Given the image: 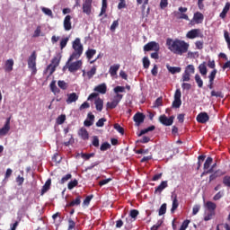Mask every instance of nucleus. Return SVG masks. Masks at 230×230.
I'll list each match as a JSON object with an SVG mask.
<instances>
[{"mask_svg":"<svg viewBox=\"0 0 230 230\" xmlns=\"http://www.w3.org/2000/svg\"><path fill=\"white\" fill-rule=\"evenodd\" d=\"M182 93H181V89H177L174 93V100H181Z\"/></svg>","mask_w":230,"mask_h":230,"instance_id":"nucleus-64","label":"nucleus"},{"mask_svg":"<svg viewBox=\"0 0 230 230\" xmlns=\"http://www.w3.org/2000/svg\"><path fill=\"white\" fill-rule=\"evenodd\" d=\"M10 119L7 118L4 127L0 128V136H6L10 132Z\"/></svg>","mask_w":230,"mask_h":230,"instance_id":"nucleus-14","label":"nucleus"},{"mask_svg":"<svg viewBox=\"0 0 230 230\" xmlns=\"http://www.w3.org/2000/svg\"><path fill=\"white\" fill-rule=\"evenodd\" d=\"M223 184L227 186V188H230V176H225L223 178Z\"/></svg>","mask_w":230,"mask_h":230,"instance_id":"nucleus-59","label":"nucleus"},{"mask_svg":"<svg viewBox=\"0 0 230 230\" xmlns=\"http://www.w3.org/2000/svg\"><path fill=\"white\" fill-rule=\"evenodd\" d=\"M93 195L87 196L83 202L84 206H89V204H91V200H93Z\"/></svg>","mask_w":230,"mask_h":230,"instance_id":"nucleus-58","label":"nucleus"},{"mask_svg":"<svg viewBox=\"0 0 230 230\" xmlns=\"http://www.w3.org/2000/svg\"><path fill=\"white\" fill-rule=\"evenodd\" d=\"M179 208V199H177V195L172 196V205L171 208V213H175Z\"/></svg>","mask_w":230,"mask_h":230,"instance_id":"nucleus-28","label":"nucleus"},{"mask_svg":"<svg viewBox=\"0 0 230 230\" xmlns=\"http://www.w3.org/2000/svg\"><path fill=\"white\" fill-rule=\"evenodd\" d=\"M161 49V46L156 41H150L144 46V51H159Z\"/></svg>","mask_w":230,"mask_h":230,"instance_id":"nucleus-7","label":"nucleus"},{"mask_svg":"<svg viewBox=\"0 0 230 230\" xmlns=\"http://www.w3.org/2000/svg\"><path fill=\"white\" fill-rule=\"evenodd\" d=\"M215 217V212H208L205 217L204 220L205 222H208V220H211Z\"/></svg>","mask_w":230,"mask_h":230,"instance_id":"nucleus-55","label":"nucleus"},{"mask_svg":"<svg viewBox=\"0 0 230 230\" xmlns=\"http://www.w3.org/2000/svg\"><path fill=\"white\" fill-rule=\"evenodd\" d=\"M224 37H225L226 42L227 43L228 49H230V37H229V32L227 31H224Z\"/></svg>","mask_w":230,"mask_h":230,"instance_id":"nucleus-51","label":"nucleus"},{"mask_svg":"<svg viewBox=\"0 0 230 230\" xmlns=\"http://www.w3.org/2000/svg\"><path fill=\"white\" fill-rule=\"evenodd\" d=\"M200 33V29H192L189 31L186 34L187 39H197Z\"/></svg>","mask_w":230,"mask_h":230,"instance_id":"nucleus-16","label":"nucleus"},{"mask_svg":"<svg viewBox=\"0 0 230 230\" xmlns=\"http://www.w3.org/2000/svg\"><path fill=\"white\" fill-rule=\"evenodd\" d=\"M107 0H102L101 13H99V17H102V15H105L107 17Z\"/></svg>","mask_w":230,"mask_h":230,"instance_id":"nucleus-32","label":"nucleus"},{"mask_svg":"<svg viewBox=\"0 0 230 230\" xmlns=\"http://www.w3.org/2000/svg\"><path fill=\"white\" fill-rule=\"evenodd\" d=\"M64 30L66 31H70L72 25H71V15H66L64 19L63 22Z\"/></svg>","mask_w":230,"mask_h":230,"instance_id":"nucleus-15","label":"nucleus"},{"mask_svg":"<svg viewBox=\"0 0 230 230\" xmlns=\"http://www.w3.org/2000/svg\"><path fill=\"white\" fill-rule=\"evenodd\" d=\"M165 44L171 53H173V55H180V57L184 55L188 49H190V43L179 39L173 40L172 38H167Z\"/></svg>","mask_w":230,"mask_h":230,"instance_id":"nucleus-1","label":"nucleus"},{"mask_svg":"<svg viewBox=\"0 0 230 230\" xmlns=\"http://www.w3.org/2000/svg\"><path fill=\"white\" fill-rule=\"evenodd\" d=\"M166 69L171 73V75H177V73H181L182 71V68L180 66H172L170 65H166Z\"/></svg>","mask_w":230,"mask_h":230,"instance_id":"nucleus-21","label":"nucleus"},{"mask_svg":"<svg viewBox=\"0 0 230 230\" xmlns=\"http://www.w3.org/2000/svg\"><path fill=\"white\" fill-rule=\"evenodd\" d=\"M95 93H100V94H105L107 93V84L102 83L94 88Z\"/></svg>","mask_w":230,"mask_h":230,"instance_id":"nucleus-18","label":"nucleus"},{"mask_svg":"<svg viewBox=\"0 0 230 230\" xmlns=\"http://www.w3.org/2000/svg\"><path fill=\"white\" fill-rule=\"evenodd\" d=\"M202 21H204V14L200 12H197L194 13L193 18L190 20L189 25L195 26V24H202Z\"/></svg>","mask_w":230,"mask_h":230,"instance_id":"nucleus-6","label":"nucleus"},{"mask_svg":"<svg viewBox=\"0 0 230 230\" xmlns=\"http://www.w3.org/2000/svg\"><path fill=\"white\" fill-rule=\"evenodd\" d=\"M210 95L216 98H224V93H222V92H216L215 90L211 92Z\"/></svg>","mask_w":230,"mask_h":230,"instance_id":"nucleus-50","label":"nucleus"},{"mask_svg":"<svg viewBox=\"0 0 230 230\" xmlns=\"http://www.w3.org/2000/svg\"><path fill=\"white\" fill-rule=\"evenodd\" d=\"M111 144L109 142H104L101 145L100 150L101 152H106V150H110Z\"/></svg>","mask_w":230,"mask_h":230,"instance_id":"nucleus-41","label":"nucleus"},{"mask_svg":"<svg viewBox=\"0 0 230 230\" xmlns=\"http://www.w3.org/2000/svg\"><path fill=\"white\" fill-rule=\"evenodd\" d=\"M80 137L84 139V141H86V139H89V132L85 128H82L78 132Z\"/></svg>","mask_w":230,"mask_h":230,"instance_id":"nucleus-27","label":"nucleus"},{"mask_svg":"<svg viewBox=\"0 0 230 230\" xmlns=\"http://www.w3.org/2000/svg\"><path fill=\"white\" fill-rule=\"evenodd\" d=\"M82 204V196H77L71 202L66 204V208H75V206H80Z\"/></svg>","mask_w":230,"mask_h":230,"instance_id":"nucleus-17","label":"nucleus"},{"mask_svg":"<svg viewBox=\"0 0 230 230\" xmlns=\"http://www.w3.org/2000/svg\"><path fill=\"white\" fill-rule=\"evenodd\" d=\"M137 143H143V144L150 143V137L144 136L142 137L141 139L137 140Z\"/></svg>","mask_w":230,"mask_h":230,"instance_id":"nucleus-53","label":"nucleus"},{"mask_svg":"<svg viewBox=\"0 0 230 230\" xmlns=\"http://www.w3.org/2000/svg\"><path fill=\"white\" fill-rule=\"evenodd\" d=\"M217 69H214L211 71V73L208 75V80L209 82H215V78L217 77Z\"/></svg>","mask_w":230,"mask_h":230,"instance_id":"nucleus-49","label":"nucleus"},{"mask_svg":"<svg viewBox=\"0 0 230 230\" xmlns=\"http://www.w3.org/2000/svg\"><path fill=\"white\" fill-rule=\"evenodd\" d=\"M69 42V37L66 38H63L60 40L59 46H60V49H64V48H66V46H67V43Z\"/></svg>","mask_w":230,"mask_h":230,"instance_id":"nucleus-37","label":"nucleus"},{"mask_svg":"<svg viewBox=\"0 0 230 230\" xmlns=\"http://www.w3.org/2000/svg\"><path fill=\"white\" fill-rule=\"evenodd\" d=\"M82 60H77L72 63L69 62L68 64L66 62V66L70 73H76V71L82 68Z\"/></svg>","mask_w":230,"mask_h":230,"instance_id":"nucleus-5","label":"nucleus"},{"mask_svg":"<svg viewBox=\"0 0 230 230\" xmlns=\"http://www.w3.org/2000/svg\"><path fill=\"white\" fill-rule=\"evenodd\" d=\"M92 145L93 146H95V148H98V146H100V138H98V136L93 137Z\"/></svg>","mask_w":230,"mask_h":230,"instance_id":"nucleus-45","label":"nucleus"},{"mask_svg":"<svg viewBox=\"0 0 230 230\" xmlns=\"http://www.w3.org/2000/svg\"><path fill=\"white\" fill-rule=\"evenodd\" d=\"M205 207L207 208L208 211L211 213H215V210L217 209V204L213 201H207Z\"/></svg>","mask_w":230,"mask_h":230,"instance_id":"nucleus-23","label":"nucleus"},{"mask_svg":"<svg viewBox=\"0 0 230 230\" xmlns=\"http://www.w3.org/2000/svg\"><path fill=\"white\" fill-rule=\"evenodd\" d=\"M76 186H78V180H76V179L69 181L67 184L68 190H73L74 188H76Z\"/></svg>","mask_w":230,"mask_h":230,"instance_id":"nucleus-40","label":"nucleus"},{"mask_svg":"<svg viewBox=\"0 0 230 230\" xmlns=\"http://www.w3.org/2000/svg\"><path fill=\"white\" fill-rule=\"evenodd\" d=\"M190 78H191V74H189L188 72L184 71L181 78L182 82H190Z\"/></svg>","mask_w":230,"mask_h":230,"instance_id":"nucleus-48","label":"nucleus"},{"mask_svg":"<svg viewBox=\"0 0 230 230\" xmlns=\"http://www.w3.org/2000/svg\"><path fill=\"white\" fill-rule=\"evenodd\" d=\"M145 114H143L142 112H137L133 116V121H135L136 127H139L142 123H145Z\"/></svg>","mask_w":230,"mask_h":230,"instance_id":"nucleus-11","label":"nucleus"},{"mask_svg":"<svg viewBox=\"0 0 230 230\" xmlns=\"http://www.w3.org/2000/svg\"><path fill=\"white\" fill-rule=\"evenodd\" d=\"M185 73H189V75H194L195 66L193 65H188L185 68Z\"/></svg>","mask_w":230,"mask_h":230,"instance_id":"nucleus-42","label":"nucleus"},{"mask_svg":"<svg viewBox=\"0 0 230 230\" xmlns=\"http://www.w3.org/2000/svg\"><path fill=\"white\" fill-rule=\"evenodd\" d=\"M96 55V49H88L86 51V58H88V60H91V58H93V57H94Z\"/></svg>","mask_w":230,"mask_h":230,"instance_id":"nucleus-36","label":"nucleus"},{"mask_svg":"<svg viewBox=\"0 0 230 230\" xmlns=\"http://www.w3.org/2000/svg\"><path fill=\"white\" fill-rule=\"evenodd\" d=\"M198 69L202 76H206V75H208V66H206V62L199 64Z\"/></svg>","mask_w":230,"mask_h":230,"instance_id":"nucleus-29","label":"nucleus"},{"mask_svg":"<svg viewBox=\"0 0 230 230\" xmlns=\"http://www.w3.org/2000/svg\"><path fill=\"white\" fill-rule=\"evenodd\" d=\"M166 214V203L162 204L159 208L158 215L159 217H163V215Z\"/></svg>","mask_w":230,"mask_h":230,"instance_id":"nucleus-44","label":"nucleus"},{"mask_svg":"<svg viewBox=\"0 0 230 230\" xmlns=\"http://www.w3.org/2000/svg\"><path fill=\"white\" fill-rule=\"evenodd\" d=\"M189 226H190V220L186 219L182 222L179 230H186V229H188Z\"/></svg>","mask_w":230,"mask_h":230,"instance_id":"nucleus-52","label":"nucleus"},{"mask_svg":"<svg viewBox=\"0 0 230 230\" xmlns=\"http://www.w3.org/2000/svg\"><path fill=\"white\" fill-rule=\"evenodd\" d=\"M107 121V119L102 118L96 122V127H103L105 125V122Z\"/></svg>","mask_w":230,"mask_h":230,"instance_id":"nucleus-60","label":"nucleus"},{"mask_svg":"<svg viewBox=\"0 0 230 230\" xmlns=\"http://www.w3.org/2000/svg\"><path fill=\"white\" fill-rule=\"evenodd\" d=\"M50 188H51V178L48 179L45 184L43 185L41 189V195H44V193H47L48 191H49Z\"/></svg>","mask_w":230,"mask_h":230,"instance_id":"nucleus-25","label":"nucleus"},{"mask_svg":"<svg viewBox=\"0 0 230 230\" xmlns=\"http://www.w3.org/2000/svg\"><path fill=\"white\" fill-rule=\"evenodd\" d=\"M73 177V175H71V173H68L66 175H65L61 181H60V184H65V182H67V181H69V179H71Z\"/></svg>","mask_w":230,"mask_h":230,"instance_id":"nucleus-54","label":"nucleus"},{"mask_svg":"<svg viewBox=\"0 0 230 230\" xmlns=\"http://www.w3.org/2000/svg\"><path fill=\"white\" fill-rule=\"evenodd\" d=\"M121 100H123V94L117 93L116 96L113 97L112 102H107V109H116L118 105H119V102H121Z\"/></svg>","mask_w":230,"mask_h":230,"instance_id":"nucleus-4","label":"nucleus"},{"mask_svg":"<svg viewBox=\"0 0 230 230\" xmlns=\"http://www.w3.org/2000/svg\"><path fill=\"white\" fill-rule=\"evenodd\" d=\"M58 87H60V89H63V91H66V89H67V84L65 83V81H58Z\"/></svg>","mask_w":230,"mask_h":230,"instance_id":"nucleus-57","label":"nucleus"},{"mask_svg":"<svg viewBox=\"0 0 230 230\" xmlns=\"http://www.w3.org/2000/svg\"><path fill=\"white\" fill-rule=\"evenodd\" d=\"M93 12V0H84L83 3V13L91 15Z\"/></svg>","mask_w":230,"mask_h":230,"instance_id":"nucleus-9","label":"nucleus"},{"mask_svg":"<svg viewBox=\"0 0 230 230\" xmlns=\"http://www.w3.org/2000/svg\"><path fill=\"white\" fill-rule=\"evenodd\" d=\"M163 106V97H158L155 102V107Z\"/></svg>","mask_w":230,"mask_h":230,"instance_id":"nucleus-63","label":"nucleus"},{"mask_svg":"<svg viewBox=\"0 0 230 230\" xmlns=\"http://www.w3.org/2000/svg\"><path fill=\"white\" fill-rule=\"evenodd\" d=\"M173 119H175L174 116H171L170 118L166 117V115H161L159 117V121L164 127H172L173 125Z\"/></svg>","mask_w":230,"mask_h":230,"instance_id":"nucleus-8","label":"nucleus"},{"mask_svg":"<svg viewBox=\"0 0 230 230\" xmlns=\"http://www.w3.org/2000/svg\"><path fill=\"white\" fill-rule=\"evenodd\" d=\"M49 87H50V91L54 94H58L60 93V89L57 87V81H52L49 84Z\"/></svg>","mask_w":230,"mask_h":230,"instance_id":"nucleus-31","label":"nucleus"},{"mask_svg":"<svg viewBox=\"0 0 230 230\" xmlns=\"http://www.w3.org/2000/svg\"><path fill=\"white\" fill-rule=\"evenodd\" d=\"M168 188V181H162L157 187L155 189V193H162L163 190Z\"/></svg>","mask_w":230,"mask_h":230,"instance_id":"nucleus-20","label":"nucleus"},{"mask_svg":"<svg viewBox=\"0 0 230 230\" xmlns=\"http://www.w3.org/2000/svg\"><path fill=\"white\" fill-rule=\"evenodd\" d=\"M75 227H76V223H75V221H73V219H69L68 220V230H73V229H75Z\"/></svg>","mask_w":230,"mask_h":230,"instance_id":"nucleus-61","label":"nucleus"},{"mask_svg":"<svg viewBox=\"0 0 230 230\" xmlns=\"http://www.w3.org/2000/svg\"><path fill=\"white\" fill-rule=\"evenodd\" d=\"M213 164V158L211 156H208L203 165L204 170H209V167Z\"/></svg>","mask_w":230,"mask_h":230,"instance_id":"nucleus-34","label":"nucleus"},{"mask_svg":"<svg viewBox=\"0 0 230 230\" xmlns=\"http://www.w3.org/2000/svg\"><path fill=\"white\" fill-rule=\"evenodd\" d=\"M143 66L144 69H148L150 67V59H148V57L143 58Z\"/></svg>","mask_w":230,"mask_h":230,"instance_id":"nucleus-46","label":"nucleus"},{"mask_svg":"<svg viewBox=\"0 0 230 230\" xmlns=\"http://www.w3.org/2000/svg\"><path fill=\"white\" fill-rule=\"evenodd\" d=\"M113 128H115V130H118L119 133L121 134V136L125 134V129L119 123H115Z\"/></svg>","mask_w":230,"mask_h":230,"instance_id":"nucleus-43","label":"nucleus"},{"mask_svg":"<svg viewBox=\"0 0 230 230\" xmlns=\"http://www.w3.org/2000/svg\"><path fill=\"white\" fill-rule=\"evenodd\" d=\"M195 81L198 84V87L202 88L204 85V81H202V78L200 77V75L199 74L195 75Z\"/></svg>","mask_w":230,"mask_h":230,"instance_id":"nucleus-35","label":"nucleus"},{"mask_svg":"<svg viewBox=\"0 0 230 230\" xmlns=\"http://www.w3.org/2000/svg\"><path fill=\"white\" fill-rule=\"evenodd\" d=\"M78 100V95L76 93H72L67 94L66 103H73Z\"/></svg>","mask_w":230,"mask_h":230,"instance_id":"nucleus-26","label":"nucleus"},{"mask_svg":"<svg viewBox=\"0 0 230 230\" xmlns=\"http://www.w3.org/2000/svg\"><path fill=\"white\" fill-rule=\"evenodd\" d=\"M153 130H155V126H150L147 128L142 129L137 136L141 137V136H145V134H148V132H152Z\"/></svg>","mask_w":230,"mask_h":230,"instance_id":"nucleus-33","label":"nucleus"},{"mask_svg":"<svg viewBox=\"0 0 230 230\" xmlns=\"http://www.w3.org/2000/svg\"><path fill=\"white\" fill-rule=\"evenodd\" d=\"M182 105V101L179 99H174L172 104L173 109H179Z\"/></svg>","mask_w":230,"mask_h":230,"instance_id":"nucleus-39","label":"nucleus"},{"mask_svg":"<svg viewBox=\"0 0 230 230\" xmlns=\"http://www.w3.org/2000/svg\"><path fill=\"white\" fill-rule=\"evenodd\" d=\"M28 67L31 70V75H37V52L33 51L29 57Z\"/></svg>","mask_w":230,"mask_h":230,"instance_id":"nucleus-3","label":"nucleus"},{"mask_svg":"<svg viewBox=\"0 0 230 230\" xmlns=\"http://www.w3.org/2000/svg\"><path fill=\"white\" fill-rule=\"evenodd\" d=\"M72 48L74 49V52L69 57L66 65L69 64V62H73V60H78V58L82 57V54L84 53V45H82L80 38H76L73 41Z\"/></svg>","mask_w":230,"mask_h":230,"instance_id":"nucleus-2","label":"nucleus"},{"mask_svg":"<svg viewBox=\"0 0 230 230\" xmlns=\"http://www.w3.org/2000/svg\"><path fill=\"white\" fill-rule=\"evenodd\" d=\"M139 215V210L137 209H131L129 212V217H126V222L127 224H132L137 218V216Z\"/></svg>","mask_w":230,"mask_h":230,"instance_id":"nucleus-12","label":"nucleus"},{"mask_svg":"<svg viewBox=\"0 0 230 230\" xmlns=\"http://www.w3.org/2000/svg\"><path fill=\"white\" fill-rule=\"evenodd\" d=\"M66 121V115H60L58 119H57V123L58 125H63V123Z\"/></svg>","mask_w":230,"mask_h":230,"instance_id":"nucleus-56","label":"nucleus"},{"mask_svg":"<svg viewBox=\"0 0 230 230\" xmlns=\"http://www.w3.org/2000/svg\"><path fill=\"white\" fill-rule=\"evenodd\" d=\"M230 10V3L227 2L225 5V7L223 8V11L220 13L219 17L221 19H226V17H227V13Z\"/></svg>","mask_w":230,"mask_h":230,"instance_id":"nucleus-22","label":"nucleus"},{"mask_svg":"<svg viewBox=\"0 0 230 230\" xmlns=\"http://www.w3.org/2000/svg\"><path fill=\"white\" fill-rule=\"evenodd\" d=\"M119 64H115L110 67L109 73L111 76H116L118 75V71H119Z\"/></svg>","mask_w":230,"mask_h":230,"instance_id":"nucleus-24","label":"nucleus"},{"mask_svg":"<svg viewBox=\"0 0 230 230\" xmlns=\"http://www.w3.org/2000/svg\"><path fill=\"white\" fill-rule=\"evenodd\" d=\"M5 71L6 73H11V71H13V59H7L5 61Z\"/></svg>","mask_w":230,"mask_h":230,"instance_id":"nucleus-30","label":"nucleus"},{"mask_svg":"<svg viewBox=\"0 0 230 230\" xmlns=\"http://www.w3.org/2000/svg\"><path fill=\"white\" fill-rule=\"evenodd\" d=\"M60 64V58L54 57L51 60V64L47 66V71L50 69V75H53L54 71H56L57 67H58Z\"/></svg>","mask_w":230,"mask_h":230,"instance_id":"nucleus-10","label":"nucleus"},{"mask_svg":"<svg viewBox=\"0 0 230 230\" xmlns=\"http://www.w3.org/2000/svg\"><path fill=\"white\" fill-rule=\"evenodd\" d=\"M86 75L88 79L91 80V78L96 75V66L92 67L91 70L86 73Z\"/></svg>","mask_w":230,"mask_h":230,"instance_id":"nucleus-38","label":"nucleus"},{"mask_svg":"<svg viewBox=\"0 0 230 230\" xmlns=\"http://www.w3.org/2000/svg\"><path fill=\"white\" fill-rule=\"evenodd\" d=\"M198 123H208L209 121V115L207 112H200L196 118Z\"/></svg>","mask_w":230,"mask_h":230,"instance_id":"nucleus-13","label":"nucleus"},{"mask_svg":"<svg viewBox=\"0 0 230 230\" xmlns=\"http://www.w3.org/2000/svg\"><path fill=\"white\" fill-rule=\"evenodd\" d=\"M94 105H95L96 111H98V112H102V111H103V99L98 97L94 101Z\"/></svg>","mask_w":230,"mask_h":230,"instance_id":"nucleus-19","label":"nucleus"},{"mask_svg":"<svg viewBox=\"0 0 230 230\" xmlns=\"http://www.w3.org/2000/svg\"><path fill=\"white\" fill-rule=\"evenodd\" d=\"M224 197V192L223 191H218L214 197L213 200H220Z\"/></svg>","mask_w":230,"mask_h":230,"instance_id":"nucleus-62","label":"nucleus"},{"mask_svg":"<svg viewBox=\"0 0 230 230\" xmlns=\"http://www.w3.org/2000/svg\"><path fill=\"white\" fill-rule=\"evenodd\" d=\"M41 11L43 12V13H45V15H49V17H53V11H51V9L47 7H42Z\"/></svg>","mask_w":230,"mask_h":230,"instance_id":"nucleus-47","label":"nucleus"}]
</instances>
